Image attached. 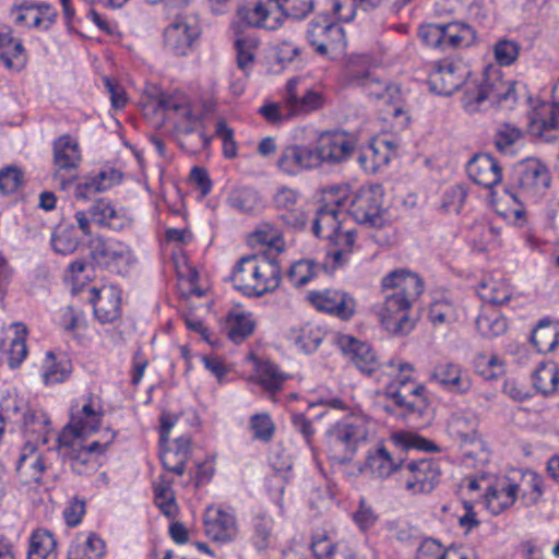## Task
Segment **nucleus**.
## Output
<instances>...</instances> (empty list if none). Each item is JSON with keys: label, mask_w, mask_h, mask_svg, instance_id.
<instances>
[{"label": "nucleus", "mask_w": 559, "mask_h": 559, "mask_svg": "<svg viewBox=\"0 0 559 559\" xmlns=\"http://www.w3.org/2000/svg\"><path fill=\"white\" fill-rule=\"evenodd\" d=\"M157 109L163 110L168 119H175V130L180 138H190L197 133L193 148H206L212 138L203 130V120L192 112L187 98L181 94H160Z\"/></svg>", "instance_id": "nucleus-5"}, {"label": "nucleus", "mask_w": 559, "mask_h": 559, "mask_svg": "<svg viewBox=\"0 0 559 559\" xmlns=\"http://www.w3.org/2000/svg\"><path fill=\"white\" fill-rule=\"evenodd\" d=\"M203 525L205 535L222 544L235 540L239 533L235 512L222 507H207L203 514Z\"/></svg>", "instance_id": "nucleus-16"}, {"label": "nucleus", "mask_w": 559, "mask_h": 559, "mask_svg": "<svg viewBox=\"0 0 559 559\" xmlns=\"http://www.w3.org/2000/svg\"><path fill=\"white\" fill-rule=\"evenodd\" d=\"M226 202L239 213L251 214L260 207L261 197L253 188L238 187L229 192Z\"/></svg>", "instance_id": "nucleus-43"}, {"label": "nucleus", "mask_w": 559, "mask_h": 559, "mask_svg": "<svg viewBox=\"0 0 559 559\" xmlns=\"http://www.w3.org/2000/svg\"><path fill=\"white\" fill-rule=\"evenodd\" d=\"M15 328V337L9 341L10 350L9 354L3 358V362H7L10 368L14 369L20 367L23 360L27 356V347L25 344L26 329L22 324H13Z\"/></svg>", "instance_id": "nucleus-55"}, {"label": "nucleus", "mask_w": 559, "mask_h": 559, "mask_svg": "<svg viewBox=\"0 0 559 559\" xmlns=\"http://www.w3.org/2000/svg\"><path fill=\"white\" fill-rule=\"evenodd\" d=\"M154 502L160 512L167 518H175L178 513L175 492L171 489V481L164 476L153 485Z\"/></svg>", "instance_id": "nucleus-44"}, {"label": "nucleus", "mask_w": 559, "mask_h": 559, "mask_svg": "<svg viewBox=\"0 0 559 559\" xmlns=\"http://www.w3.org/2000/svg\"><path fill=\"white\" fill-rule=\"evenodd\" d=\"M519 492V485L504 478L489 487L485 493V502L492 514H499L511 507Z\"/></svg>", "instance_id": "nucleus-33"}, {"label": "nucleus", "mask_w": 559, "mask_h": 559, "mask_svg": "<svg viewBox=\"0 0 559 559\" xmlns=\"http://www.w3.org/2000/svg\"><path fill=\"white\" fill-rule=\"evenodd\" d=\"M231 281L245 295L261 297L278 287L281 267L265 255H246L236 264Z\"/></svg>", "instance_id": "nucleus-2"}, {"label": "nucleus", "mask_w": 559, "mask_h": 559, "mask_svg": "<svg viewBox=\"0 0 559 559\" xmlns=\"http://www.w3.org/2000/svg\"><path fill=\"white\" fill-rule=\"evenodd\" d=\"M0 62L15 71L22 70L27 57L22 40L13 35L9 25L0 24Z\"/></svg>", "instance_id": "nucleus-31"}, {"label": "nucleus", "mask_w": 559, "mask_h": 559, "mask_svg": "<svg viewBox=\"0 0 559 559\" xmlns=\"http://www.w3.org/2000/svg\"><path fill=\"white\" fill-rule=\"evenodd\" d=\"M10 15L17 26L43 28V13L35 4L23 2L20 5H14Z\"/></svg>", "instance_id": "nucleus-56"}, {"label": "nucleus", "mask_w": 559, "mask_h": 559, "mask_svg": "<svg viewBox=\"0 0 559 559\" xmlns=\"http://www.w3.org/2000/svg\"><path fill=\"white\" fill-rule=\"evenodd\" d=\"M273 2L274 0H269L266 3L258 1L242 5L237 10V17L247 26L277 29L282 25V19L272 5Z\"/></svg>", "instance_id": "nucleus-25"}, {"label": "nucleus", "mask_w": 559, "mask_h": 559, "mask_svg": "<svg viewBox=\"0 0 559 559\" xmlns=\"http://www.w3.org/2000/svg\"><path fill=\"white\" fill-rule=\"evenodd\" d=\"M102 421V413L93 406V397L88 396L87 402L80 409L71 413L70 423L64 427L63 431H68L69 437L82 438L86 435L95 432Z\"/></svg>", "instance_id": "nucleus-32"}, {"label": "nucleus", "mask_w": 559, "mask_h": 559, "mask_svg": "<svg viewBox=\"0 0 559 559\" xmlns=\"http://www.w3.org/2000/svg\"><path fill=\"white\" fill-rule=\"evenodd\" d=\"M477 331L487 338L496 337L507 331V320L497 312H483L476 319Z\"/></svg>", "instance_id": "nucleus-59"}, {"label": "nucleus", "mask_w": 559, "mask_h": 559, "mask_svg": "<svg viewBox=\"0 0 559 559\" xmlns=\"http://www.w3.org/2000/svg\"><path fill=\"white\" fill-rule=\"evenodd\" d=\"M477 293L485 302L496 306L507 304L512 297L510 287L496 281L479 284Z\"/></svg>", "instance_id": "nucleus-58"}, {"label": "nucleus", "mask_w": 559, "mask_h": 559, "mask_svg": "<svg viewBox=\"0 0 559 559\" xmlns=\"http://www.w3.org/2000/svg\"><path fill=\"white\" fill-rule=\"evenodd\" d=\"M306 39L320 56L342 51L346 46L344 28L325 14H319L308 23Z\"/></svg>", "instance_id": "nucleus-9"}, {"label": "nucleus", "mask_w": 559, "mask_h": 559, "mask_svg": "<svg viewBox=\"0 0 559 559\" xmlns=\"http://www.w3.org/2000/svg\"><path fill=\"white\" fill-rule=\"evenodd\" d=\"M489 79L488 76L479 84H468L462 96V106L468 114H475L480 110L481 105L490 102Z\"/></svg>", "instance_id": "nucleus-46"}, {"label": "nucleus", "mask_w": 559, "mask_h": 559, "mask_svg": "<svg viewBox=\"0 0 559 559\" xmlns=\"http://www.w3.org/2000/svg\"><path fill=\"white\" fill-rule=\"evenodd\" d=\"M86 178L90 180L93 190L96 193H100L119 183L121 180V173L114 168H106L96 174H90Z\"/></svg>", "instance_id": "nucleus-63"}, {"label": "nucleus", "mask_w": 559, "mask_h": 559, "mask_svg": "<svg viewBox=\"0 0 559 559\" xmlns=\"http://www.w3.org/2000/svg\"><path fill=\"white\" fill-rule=\"evenodd\" d=\"M322 271L320 264L311 259H301L294 262L288 272L287 280L294 287H302L316 278Z\"/></svg>", "instance_id": "nucleus-45"}, {"label": "nucleus", "mask_w": 559, "mask_h": 559, "mask_svg": "<svg viewBox=\"0 0 559 559\" xmlns=\"http://www.w3.org/2000/svg\"><path fill=\"white\" fill-rule=\"evenodd\" d=\"M523 138V131L510 123L501 124L495 134V146L497 150L504 154L513 156L515 147Z\"/></svg>", "instance_id": "nucleus-54"}, {"label": "nucleus", "mask_w": 559, "mask_h": 559, "mask_svg": "<svg viewBox=\"0 0 559 559\" xmlns=\"http://www.w3.org/2000/svg\"><path fill=\"white\" fill-rule=\"evenodd\" d=\"M325 331L317 324L305 323L289 329L287 340L304 354H312L325 338Z\"/></svg>", "instance_id": "nucleus-34"}, {"label": "nucleus", "mask_w": 559, "mask_h": 559, "mask_svg": "<svg viewBox=\"0 0 559 559\" xmlns=\"http://www.w3.org/2000/svg\"><path fill=\"white\" fill-rule=\"evenodd\" d=\"M57 540L44 528L35 530L29 536L27 559H57Z\"/></svg>", "instance_id": "nucleus-36"}, {"label": "nucleus", "mask_w": 559, "mask_h": 559, "mask_svg": "<svg viewBox=\"0 0 559 559\" xmlns=\"http://www.w3.org/2000/svg\"><path fill=\"white\" fill-rule=\"evenodd\" d=\"M418 37L425 46L449 53L472 46L477 33L465 22L429 23L419 26Z\"/></svg>", "instance_id": "nucleus-6"}, {"label": "nucleus", "mask_w": 559, "mask_h": 559, "mask_svg": "<svg viewBox=\"0 0 559 559\" xmlns=\"http://www.w3.org/2000/svg\"><path fill=\"white\" fill-rule=\"evenodd\" d=\"M469 178L478 186L492 189L502 180L499 163L489 154H476L466 165Z\"/></svg>", "instance_id": "nucleus-28"}, {"label": "nucleus", "mask_w": 559, "mask_h": 559, "mask_svg": "<svg viewBox=\"0 0 559 559\" xmlns=\"http://www.w3.org/2000/svg\"><path fill=\"white\" fill-rule=\"evenodd\" d=\"M307 300L319 311L330 313L342 320H349L355 313V299L343 290H311Z\"/></svg>", "instance_id": "nucleus-19"}, {"label": "nucleus", "mask_w": 559, "mask_h": 559, "mask_svg": "<svg viewBox=\"0 0 559 559\" xmlns=\"http://www.w3.org/2000/svg\"><path fill=\"white\" fill-rule=\"evenodd\" d=\"M94 224L112 231H123L133 225V218L123 206H118L106 198H99L88 207Z\"/></svg>", "instance_id": "nucleus-18"}, {"label": "nucleus", "mask_w": 559, "mask_h": 559, "mask_svg": "<svg viewBox=\"0 0 559 559\" xmlns=\"http://www.w3.org/2000/svg\"><path fill=\"white\" fill-rule=\"evenodd\" d=\"M404 460L405 457L393 455L385 447L381 445L374 451H369L361 472L370 473L373 477L379 479H385L395 472L402 473Z\"/></svg>", "instance_id": "nucleus-30"}, {"label": "nucleus", "mask_w": 559, "mask_h": 559, "mask_svg": "<svg viewBox=\"0 0 559 559\" xmlns=\"http://www.w3.org/2000/svg\"><path fill=\"white\" fill-rule=\"evenodd\" d=\"M368 424L366 416L350 413L333 425L325 435L328 457L337 464L352 461L369 435Z\"/></svg>", "instance_id": "nucleus-3"}, {"label": "nucleus", "mask_w": 559, "mask_h": 559, "mask_svg": "<svg viewBox=\"0 0 559 559\" xmlns=\"http://www.w3.org/2000/svg\"><path fill=\"white\" fill-rule=\"evenodd\" d=\"M91 254L97 266L121 276L127 275L136 261L131 247L115 238L98 237Z\"/></svg>", "instance_id": "nucleus-7"}, {"label": "nucleus", "mask_w": 559, "mask_h": 559, "mask_svg": "<svg viewBox=\"0 0 559 559\" xmlns=\"http://www.w3.org/2000/svg\"><path fill=\"white\" fill-rule=\"evenodd\" d=\"M273 201L284 224L295 229H302L306 226L308 215L301 205L297 190L282 187L274 194Z\"/></svg>", "instance_id": "nucleus-22"}, {"label": "nucleus", "mask_w": 559, "mask_h": 559, "mask_svg": "<svg viewBox=\"0 0 559 559\" xmlns=\"http://www.w3.org/2000/svg\"><path fill=\"white\" fill-rule=\"evenodd\" d=\"M58 451L64 460L69 461L72 472L78 475L90 476L99 467L95 455L84 450L81 438L69 437L67 430L58 437Z\"/></svg>", "instance_id": "nucleus-15"}, {"label": "nucleus", "mask_w": 559, "mask_h": 559, "mask_svg": "<svg viewBox=\"0 0 559 559\" xmlns=\"http://www.w3.org/2000/svg\"><path fill=\"white\" fill-rule=\"evenodd\" d=\"M272 5L282 20L283 16L304 20L314 8L313 0H274Z\"/></svg>", "instance_id": "nucleus-57"}, {"label": "nucleus", "mask_w": 559, "mask_h": 559, "mask_svg": "<svg viewBox=\"0 0 559 559\" xmlns=\"http://www.w3.org/2000/svg\"><path fill=\"white\" fill-rule=\"evenodd\" d=\"M259 46V40L253 36L240 35L234 41L237 55V66L246 71L254 61V52Z\"/></svg>", "instance_id": "nucleus-60"}, {"label": "nucleus", "mask_w": 559, "mask_h": 559, "mask_svg": "<svg viewBox=\"0 0 559 559\" xmlns=\"http://www.w3.org/2000/svg\"><path fill=\"white\" fill-rule=\"evenodd\" d=\"M532 124L534 130L547 142L556 140L557 136L548 133L550 131H559V99H555L552 103H543L535 110L532 117Z\"/></svg>", "instance_id": "nucleus-35"}, {"label": "nucleus", "mask_w": 559, "mask_h": 559, "mask_svg": "<svg viewBox=\"0 0 559 559\" xmlns=\"http://www.w3.org/2000/svg\"><path fill=\"white\" fill-rule=\"evenodd\" d=\"M478 426V416L469 411L453 414L449 421L450 432L464 443H473L476 440Z\"/></svg>", "instance_id": "nucleus-37"}, {"label": "nucleus", "mask_w": 559, "mask_h": 559, "mask_svg": "<svg viewBox=\"0 0 559 559\" xmlns=\"http://www.w3.org/2000/svg\"><path fill=\"white\" fill-rule=\"evenodd\" d=\"M88 301L95 318L102 323H111L121 316V292L117 286L104 285L90 289Z\"/></svg>", "instance_id": "nucleus-21"}, {"label": "nucleus", "mask_w": 559, "mask_h": 559, "mask_svg": "<svg viewBox=\"0 0 559 559\" xmlns=\"http://www.w3.org/2000/svg\"><path fill=\"white\" fill-rule=\"evenodd\" d=\"M414 366L399 364V373L384 389V396L391 401L403 415H421L428 406L426 386L413 378Z\"/></svg>", "instance_id": "nucleus-4"}, {"label": "nucleus", "mask_w": 559, "mask_h": 559, "mask_svg": "<svg viewBox=\"0 0 559 559\" xmlns=\"http://www.w3.org/2000/svg\"><path fill=\"white\" fill-rule=\"evenodd\" d=\"M359 84L369 97L382 100L385 104H397L400 100L401 90L396 84L380 81L372 78L370 73L361 78Z\"/></svg>", "instance_id": "nucleus-39"}, {"label": "nucleus", "mask_w": 559, "mask_h": 559, "mask_svg": "<svg viewBox=\"0 0 559 559\" xmlns=\"http://www.w3.org/2000/svg\"><path fill=\"white\" fill-rule=\"evenodd\" d=\"M490 92V103L497 104L502 108L511 109L516 103L514 82H504L498 75L488 76Z\"/></svg>", "instance_id": "nucleus-48"}, {"label": "nucleus", "mask_w": 559, "mask_h": 559, "mask_svg": "<svg viewBox=\"0 0 559 559\" xmlns=\"http://www.w3.org/2000/svg\"><path fill=\"white\" fill-rule=\"evenodd\" d=\"M27 405V402L17 393L7 392L0 400V420L16 426Z\"/></svg>", "instance_id": "nucleus-51"}, {"label": "nucleus", "mask_w": 559, "mask_h": 559, "mask_svg": "<svg viewBox=\"0 0 559 559\" xmlns=\"http://www.w3.org/2000/svg\"><path fill=\"white\" fill-rule=\"evenodd\" d=\"M52 151L56 167L53 181L61 190H66L72 185L74 177L67 179L60 171L75 170L79 167L82 160L80 145L70 134H62L53 141Z\"/></svg>", "instance_id": "nucleus-13"}, {"label": "nucleus", "mask_w": 559, "mask_h": 559, "mask_svg": "<svg viewBox=\"0 0 559 559\" xmlns=\"http://www.w3.org/2000/svg\"><path fill=\"white\" fill-rule=\"evenodd\" d=\"M337 545L326 531H317L311 538V549L318 559H331L336 552Z\"/></svg>", "instance_id": "nucleus-64"}, {"label": "nucleus", "mask_w": 559, "mask_h": 559, "mask_svg": "<svg viewBox=\"0 0 559 559\" xmlns=\"http://www.w3.org/2000/svg\"><path fill=\"white\" fill-rule=\"evenodd\" d=\"M50 420L47 414L40 409L27 408L21 416L16 427L22 428L25 433L45 436L49 431Z\"/></svg>", "instance_id": "nucleus-53"}, {"label": "nucleus", "mask_w": 559, "mask_h": 559, "mask_svg": "<svg viewBox=\"0 0 559 559\" xmlns=\"http://www.w3.org/2000/svg\"><path fill=\"white\" fill-rule=\"evenodd\" d=\"M49 466L47 456L40 453L32 441H27L21 449L15 469L27 481L40 483Z\"/></svg>", "instance_id": "nucleus-29"}, {"label": "nucleus", "mask_w": 559, "mask_h": 559, "mask_svg": "<svg viewBox=\"0 0 559 559\" xmlns=\"http://www.w3.org/2000/svg\"><path fill=\"white\" fill-rule=\"evenodd\" d=\"M274 521L270 516L257 515L252 523L251 543L258 551H265L272 546Z\"/></svg>", "instance_id": "nucleus-52"}, {"label": "nucleus", "mask_w": 559, "mask_h": 559, "mask_svg": "<svg viewBox=\"0 0 559 559\" xmlns=\"http://www.w3.org/2000/svg\"><path fill=\"white\" fill-rule=\"evenodd\" d=\"M533 386L544 395L559 390V370L554 362H540L532 373Z\"/></svg>", "instance_id": "nucleus-42"}, {"label": "nucleus", "mask_w": 559, "mask_h": 559, "mask_svg": "<svg viewBox=\"0 0 559 559\" xmlns=\"http://www.w3.org/2000/svg\"><path fill=\"white\" fill-rule=\"evenodd\" d=\"M201 34L193 17H176L164 31V45L176 56H187Z\"/></svg>", "instance_id": "nucleus-14"}, {"label": "nucleus", "mask_w": 559, "mask_h": 559, "mask_svg": "<svg viewBox=\"0 0 559 559\" xmlns=\"http://www.w3.org/2000/svg\"><path fill=\"white\" fill-rule=\"evenodd\" d=\"M531 342L539 353L552 352L559 344V326L548 318L534 328Z\"/></svg>", "instance_id": "nucleus-38"}, {"label": "nucleus", "mask_w": 559, "mask_h": 559, "mask_svg": "<svg viewBox=\"0 0 559 559\" xmlns=\"http://www.w3.org/2000/svg\"><path fill=\"white\" fill-rule=\"evenodd\" d=\"M391 442L400 450H420L425 452H437L438 445L415 432L396 431L391 436Z\"/></svg>", "instance_id": "nucleus-50"}, {"label": "nucleus", "mask_w": 559, "mask_h": 559, "mask_svg": "<svg viewBox=\"0 0 559 559\" xmlns=\"http://www.w3.org/2000/svg\"><path fill=\"white\" fill-rule=\"evenodd\" d=\"M276 166L285 175L297 176L320 167V159L316 146L290 144L281 150Z\"/></svg>", "instance_id": "nucleus-17"}, {"label": "nucleus", "mask_w": 559, "mask_h": 559, "mask_svg": "<svg viewBox=\"0 0 559 559\" xmlns=\"http://www.w3.org/2000/svg\"><path fill=\"white\" fill-rule=\"evenodd\" d=\"M512 180L521 197L535 201L546 194L551 177L548 167L539 159L526 158L514 167Z\"/></svg>", "instance_id": "nucleus-8"}, {"label": "nucleus", "mask_w": 559, "mask_h": 559, "mask_svg": "<svg viewBox=\"0 0 559 559\" xmlns=\"http://www.w3.org/2000/svg\"><path fill=\"white\" fill-rule=\"evenodd\" d=\"M104 550L103 539L91 535L83 544L70 548L69 559H100Z\"/></svg>", "instance_id": "nucleus-61"}, {"label": "nucleus", "mask_w": 559, "mask_h": 559, "mask_svg": "<svg viewBox=\"0 0 559 559\" xmlns=\"http://www.w3.org/2000/svg\"><path fill=\"white\" fill-rule=\"evenodd\" d=\"M383 194L381 185L360 188L350 201L349 214L360 225L381 228L385 223Z\"/></svg>", "instance_id": "nucleus-10"}, {"label": "nucleus", "mask_w": 559, "mask_h": 559, "mask_svg": "<svg viewBox=\"0 0 559 559\" xmlns=\"http://www.w3.org/2000/svg\"><path fill=\"white\" fill-rule=\"evenodd\" d=\"M259 383L267 391L281 389L285 378L277 366L271 361H262L257 366Z\"/></svg>", "instance_id": "nucleus-62"}, {"label": "nucleus", "mask_w": 559, "mask_h": 559, "mask_svg": "<svg viewBox=\"0 0 559 559\" xmlns=\"http://www.w3.org/2000/svg\"><path fill=\"white\" fill-rule=\"evenodd\" d=\"M225 330L229 340L239 344L253 333L254 321L248 312L231 310L226 318Z\"/></svg>", "instance_id": "nucleus-41"}, {"label": "nucleus", "mask_w": 559, "mask_h": 559, "mask_svg": "<svg viewBox=\"0 0 559 559\" xmlns=\"http://www.w3.org/2000/svg\"><path fill=\"white\" fill-rule=\"evenodd\" d=\"M328 240L333 246L332 249L328 251V255L332 259L333 266L340 267L344 265L349 258V254L353 252V247L356 240V233L354 230H342L338 229L332 237H329Z\"/></svg>", "instance_id": "nucleus-40"}, {"label": "nucleus", "mask_w": 559, "mask_h": 559, "mask_svg": "<svg viewBox=\"0 0 559 559\" xmlns=\"http://www.w3.org/2000/svg\"><path fill=\"white\" fill-rule=\"evenodd\" d=\"M298 84L297 78L288 80L286 84L285 102L293 117L307 115L323 107L324 96L320 92L306 90L299 93Z\"/></svg>", "instance_id": "nucleus-26"}, {"label": "nucleus", "mask_w": 559, "mask_h": 559, "mask_svg": "<svg viewBox=\"0 0 559 559\" xmlns=\"http://www.w3.org/2000/svg\"><path fill=\"white\" fill-rule=\"evenodd\" d=\"M430 379L443 390L454 394H464L472 388L468 372L463 370L460 365L449 361L438 364Z\"/></svg>", "instance_id": "nucleus-27"}, {"label": "nucleus", "mask_w": 559, "mask_h": 559, "mask_svg": "<svg viewBox=\"0 0 559 559\" xmlns=\"http://www.w3.org/2000/svg\"><path fill=\"white\" fill-rule=\"evenodd\" d=\"M384 301L374 306L380 324L394 335H405L414 328L408 310L424 292V282L417 273L396 269L381 282Z\"/></svg>", "instance_id": "nucleus-1"}, {"label": "nucleus", "mask_w": 559, "mask_h": 559, "mask_svg": "<svg viewBox=\"0 0 559 559\" xmlns=\"http://www.w3.org/2000/svg\"><path fill=\"white\" fill-rule=\"evenodd\" d=\"M176 451H166L160 460L165 469L181 476L186 471V462L188 459L190 440L185 437L176 439Z\"/></svg>", "instance_id": "nucleus-47"}, {"label": "nucleus", "mask_w": 559, "mask_h": 559, "mask_svg": "<svg viewBox=\"0 0 559 559\" xmlns=\"http://www.w3.org/2000/svg\"><path fill=\"white\" fill-rule=\"evenodd\" d=\"M337 344L362 373L371 374L380 367L378 356L369 344L350 335L340 336Z\"/></svg>", "instance_id": "nucleus-24"}, {"label": "nucleus", "mask_w": 559, "mask_h": 559, "mask_svg": "<svg viewBox=\"0 0 559 559\" xmlns=\"http://www.w3.org/2000/svg\"><path fill=\"white\" fill-rule=\"evenodd\" d=\"M346 205L344 198H335L328 200L318 209L316 218L312 225L313 234L319 238L332 237L333 234L342 228V217L345 212L342 207Z\"/></svg>", "instance_id": "nucleus-23"}, {"label": "nucleus", "mask_w": 559, "mask_h": 559, "mask_svg": "<svg viewBox=\"0 0 559 559\" xmlns=\"http://www.w3.org/2000/svg\"><path fill=\"white\" fill-rule=\"evenodd\" d=\"M440 476V463L432 457L419 460L405 457L402 465L401 477L404 479L405 489L413 495L431 492L439 483Z\"/></svg>", "instance_id": "nucleus-11"}, {"label": "nucleus", "mask_w": 559, "mask_h": 559, "mask_svg": "<svg viewBox=\"0 0 559 559\" xmlns=\"http://www.w3.org/2000/svg\"><path fill=\"white\" fill-rule=\"evenodd\" d=\"M466 70L451 60H442L435 64L428 76L430 92L440 96H451L465 82Z\"/></svg>", "instance_id": "nucleus-20"}, {"label": "nucleus", "mask_w": 559, "mask_h": 559, "mask_svg": "<svg viewBox=\"0 0 559 559\" xmlns=\"http://www.w3.org/2000/svg\"><path fill=\"white\" fill-rule=\"evenodd\" d=\"M357 147V138L346 131L334 130L322 132L316 146L320 159L323 163L340 164L347 160Z\"/></svg>", "instance_id": "nucleus-12"}, {"label": "nucleus", "mask_w": 559, "mask_h": 559, "mask_svg": "<svg viewBox=\"0 0 559 559\" xmlns=\"http://www.w3.org/2000/svg\"><path fill=\"white\" fill-rule=\"evenodd\" d=\"M80 241L81 239L73 224L59 226L51 235L53 251L63 255L73 253L78 249Z\"/></svg>", "instance_id": "nucleus-49"}]
</instances>
